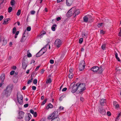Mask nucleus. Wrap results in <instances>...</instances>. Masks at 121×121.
<instances>
[{
	"label": "nucleus",
	"instance_id": "4be33fe9",
	"mask_svg": "<svg viewBox=\"0 0 121 121\" xmlns=\"http://www.w3.org/2000/svg\"><path fill=\"white\" fill-rule=\"evenodd\" d=\"M52 81L51 79L50 78L48 77V79L46 81L47 84L50 83H51Z\"/></svg>",
	"mask_w": 121,
	"mask_h": 121
},
{
	"label": "nucleus",
	"instance_id": "37998d69",
	"mask_svg": "<svg viewBox=\"0 0 121 121\" xmlns=\"http://www.w3.org/2000/svg\"><path fill=\"white\" fill-rule=\"evenodd\" d=\"M28 31H30L31 30V28L30 27H28L26 29Z\"/></svg>",
	"mask_w": 121,
	"mask_h": 121
},
{
	"label": "nucleus",
	"instance_id": "a878e982",
	"mask_svg": "<svg viewBox=\"0 0 121 121\" xmlns=\"http://www.w3.org/2000/svg\"><path fill=\"white\" fill-rule=\"evenodd\" d=\"M56 26V24H54L52 26L51 28V29L53 31H54L55 30V27Z\"/></svg>",
	"mask_w": 121,
	"mask_h": 121
},
{
	"label": "nucleus",
	"instance_id": "423d86ee",
	"mask_svg": "<svg viewBox=\"0 0 121 121\" xmlns=\"http://www.w3.org/2000/svg\"><path fill=\"white\" fill-rule=\"evenodd\" d=\"M78 83H77L76 84H74L72 86L71 92L73 93H74L78 90Z\"/></svg>",
	"mask_w": 121,
	"mask_h": 121
},
{
	"label": "nucleus",
	"instance_id": "20e7f679",
	"mask_svg": "<svg viewBox=\"0 0 121 121\" xmlns=\"http://www.w3.org/2000/svg\"><path fill=\"white\" fill-rule=\"evenodd\" d=\"M11 89L9 86H8L6 89L4 91H5L4 95H6L7 97L9 95L11 92Z\"/></svg>",
	"mask_w": 121,
	"mask_h": 121
},
{
	"label": "nucleus",
	"instance_id": "4c0bfd02",
	"mask_svg": "<svg viewBox=\"0 0 121 121\" xmlns=\"http://www.w3.org/2000/svg\"><path fill=\"white\" fill-rule=\"evenodd\" d=\"M12 8L11 7H9V8L8 9V12L9 13H10L12 11Z\"/></svg>",
	"mask_w": 121,
	"mask_h": 121
},
{
	"label": "nucleus",
	"instance_id": "ddd939ff",
	"mask_svg": "<svg viewBox=\"0 0 121 121\" xmlns=\"http://www.w3.org/2000/svg\"><path fill=\"white\" fill-rule=\"evenodd\" d=\"M74 0H66V4L68 6H70L72 4Z\"/></svg>",
	"mask_w": 121,
	"mask_h": 121
},
{
	"label": "nucleus",
	"instance_id": "09e8293b",
	"mask_svg": "<svg viewBox=\"0 0 121 121\" xmlns=\"http://www.w3.org/2000/svg\"><path fill=\"white\" fill-rule=\"evenodd\" d=\"M117 104V102L115 101H114L113 102V105L114 106H115V105Z\"/></svg>",
	"mask_w": 121,
	"mask_h": 121
},
{
	"label": "nucleus",
	"instance_id": "bf43d9fd",
	"mask_svg": "<svg viewBox=\"0 0 121 121\" xmlns=\"http://www.w3.org/2000/svg\"><path fill=\"white\" fill-rule=\"evenodd\" d=\"M29 105L28 104H26L24 105V107L25 108H26Z\"/></svg>",
	"mask_w": 121,
	"mask_h": 121
},
{
	"label": "nucleus",
	"instance_id": "4468645a",
	"mask_svg": "<svg viewBox=\"0 0 121 121\" xmlns=\"http://www.w3.org/2000/svg\"><path fill=\"white\" fill-rule=\"evenodd\" d=\"M43 50V48L41 49V50L38 52L36 55V56L37 57H39L40 56H41L45 52V51H44L40 53L41 52H42V51Z\"/></svg>",
	"mask_w": 121,
	"mask_h": 121
},
{
	"label": "nucleus",
	"instance_id": "7c9ffc66",
	"mask_svg": "<svg viewBox=\"0 0 121 121\" xmlns=\"http://www.w3.org/2000/svg\"><path fill=\"white\" fill-rule=\"evenodd\" d=\"M73 75L72 73H70L68 77L70 78H71L73 77Z\"/></svg>",
	"mask_w": 121,
	"mask_h": 121
},
{
	"label": "nucleus",
	"instance_id": "5fc2aeb1",
	"mask_svg": "<svg viewBox=\"0 0 121 121\" xmlns=\"http://www.w3.org/2000/svg\"><path fill=\"white\" fill-rule=\"evenodd\" d=\"M107 114L108 116H110L111 114V112L109 111L108 112H107Z\"/></svg>",
	"mask_w": 121,
	"mask_h": 121
},
{
	"label": "nucleus",
	"instance_id": "c03bdc74",
	"mask_svg": "<svg viewBox=\"0 0 121 121\" xmlns=\"http://www.w3.org/2000/svg\"><path fill=\"white\" fill-rule=\"evenodd\" d=\"M64 1V0H57V3H59L61 2H63Z\"/></svg>",
	"mask_w": 121,
	"mask_h": 121
},
{
	"label": "nucleus",
	"instance_id": "864d4df0",
	"mask_svg": "<svg viewBox=\"0 0 121 121\" xmlns=\"http://www.w3.org/2000/svg\"><path fill=\"white\" fill-rule=\"evenodd\" d=\"M67 88L66 87H65L62 90V91H66L67 90Z\"/></svg>",
	"mask_w": 121,
	"mask_h": 121
},
{
	"label": "nucleus",
	"instance_id": "a18cd8bd",
	"mask_svg": "<svg viewBox=\"0 0 121 121\" xmlns=\"http://www.w3.org/2000/svg\"><path fill=\"white\" fill-rule=\"evenodd\" d=\"M40 66L41 65H40L39 66H37L35 69V70L36 71L38 70L39 69V68L40 67Z\"/></svg>",
	"mask_w": 121,
	"mask_h": 121
},
{
	"label": "nucleus",
	"instance_id": "e433bc0d",
	"mask_svg": "<svg viewBox=\"0 0 121 121\" xmlns=\"http://www.w3.org/2000/svg\"><path fill=\"white\" fill-rule=\"evenodd\" d=\"M21 10L20 9L18 10L17 12V16H19L21 13Z\"/></svg>",
	"mask_w": 121,
	"mask_h": 121
},
{
	"label": "nucleus",
	"instance_id": "4d7b16f0",
	"mask_svg": "<svg viewBox=\"0 0 121 121\" xmlns=\"http://www.w3.org/2000/svg\"><path fill=\"white\" fill-rule=\"evenodd\" d=\"M61 19V18L60 17H58L57 18L56 20L57 21H59Z\"/></svg>",
	"mask_w": 121,
	"mask_h": 121
},
{
	"label": "nucleus",
	"instance_id": "774afa93",
	"mask_svg": "<svg viewBox=\"0 0 121 121\" xmlns=\"http://www.w3.org/2000/svg\"><path fill=\"white\" fill-rule=\"evenodd\" d=\"M63 98L62 96L60 97L59 99V100L60 101H61L62 100Z\"/></svg>",
	"mask_w": 121,
	"mask_h": 121
},
{
	"label": "nucleus",
	"instance_id": "aec40b11",
	"mask_svg": "<svg viewBox=\"0 0 121 121\" xmlns=\"http://www.w3.org/2000/svg\"><path fill=\"white\" fill-rule=\"evenodd\" d=\"M5 75L4 74L2 73V74L0 77V79L2 80V82L3 83V81L5 78Z\"/></svg>",
	"mask_w": 121,
	"mask_h": 121
},
{
	"label": "nucleus",
	"instance_id": "c756f323",
	"mask_svg": "<svg viewBox=\"0 0 121 121\" xmlns=\"http://www.w3.org/2000/svg\"><path fill=\"white\" fill-rule=\"evenodd\" d=\"M31 78L30 80H29L27 82V84H29L30 83H31L32 82V80L33 79V77H32V75H31Z\"/></svg>",
	"mask_w": 121,
	"mask_h": 121
},
{
	"label": "nucleus",
	"instance_id": "58836bf2",
	"mask_svg": "<svg viewBox=\"0 0 121 121\" xmlns=\"http://www.w3.org/2000/svg\"><path fill=\"white\" fill-rule=\"evenodd\" d=\"M48 107H49L50 108H53V105L51 103H49L48 104Z\"/></svg>",
	"mask_w": 121,
	"mask_h": 121
},
{
	"label": "nucleus",
	"instance_id": "cd10ccee",
	"mask_svg": "<svg viewBox=\"0 0 121 121\" xmlns=\"http://www.w3.org/2000/svg\"><path fill=\"white\" fill-rule=\"evenodd\" d=\"M27 56L29 57H30L32 56V55L30 53L29 50H28L27 52Z\"/></svg>",
	"mask_w": 121,
	"mask_h": 121
},
{
	"label": "nucleus",
	"instance_id": "9d476101",
	"mask_svg": "<svg viewBox=\"0 0 121 121\" xmlns=\"http://www.w3.org/2000/svg\"><path fill=\"white\" fill-rule=\"evenodd\" d=\"M99 69V67L96 66H94L91 68V70L93 72L97 73V71Z\"/></svg>",
	"mask_w": 121,
	"mask_h": 121
},
{
	"label": "nucleus",
	"instance_id": "e2e57ef3",
	"mask_svg": "<svg viewBox=\"0 0 121 121\" xmlns=\"http://www.w3.org/2000/svg\"><path fill=\"white\" fill-rule=\"evenodd\" d=\"M3 18V16H0V21H1Z\"/></svg>",
	"mask_w": 121,
	"mask_h": 121
},
{
	"label": "nucleus",
	"instance_id": "5701e85b",
	"mask_svg": "<svg viewBox=\"0 0 121 121\" xmlns=\"http://www.w3.org/2000/svg\"><path fill=\"white\" fill-rule=\"evenodd\" d=\"M115 57L118 60V61H121V60L119 59V58L118 57V54L116 52H115Z\"/></svg>",
	"mask_w": 121,
	"mask_h": 121
},
{
	"label": "nucleus",
	"instance_id": "603ef678",
	"mask_svg": "<svg viewBox=\"0 0 121 121\" xmlns=\"http://www.w3.org/2000/svg\"><path fill=\"white\" fill-rule=\"evenodd\" d=\"M34 117H36L37 116V113L36 112H35L33 114Z\"/></svg>",
	"mask_w": 121,
	"mask_h": 121
},
{
	"label": "nucleus",
	"instance_id": "f257e3e1",
	"mask_svg": "<svg viewBox=\"0 0 121 121\" xmlns=\"http://www.w3.org/2000/svg\"><path fill=\"white\" fill-rule=\"evenodd\" d=\"M78 83V89L80 90V93H81V92L86 89V88L85 87V85L84 83Z\"/></svg>",
	"mask_w": 121,
	"mask_h": 121
},
{
	"label": "nucleus",
	"instance_id": "0eeeda50",
	"mask_svg": "<svg viewBox=\"0 0 121 121\" xmlns=\"http://www.w3.org/2000/svg\"><path fill=\"white\" fill-rule=\"evenodd\" d=\"M75 9V7L72 8L68 12L67 14L69 16H71L74 15V10Z\"/></svg>",
	"mask_w": 121,
	"mask_h": 121
},
{
	"label": "nucleus",
	"instance_id": "2f4dec72",
	"mask_svg": "<svg viewBox=\"0 0 121 121\" xmlns=\"http://www.w3.org/2000/svg\"><path fill=\"white\" fill-rule=\"evenodd\" d=\"M15 3V1L14 0H12L10 2L12 6L14 5Z\"/></svg>",
	"mask_w": 121,
	"mask_h": 121
},
{
	"label": "nucleus",
	"instance_id": "dca6fc26",
	"mask_svg": "<svg viewBox=\"0 0 121 121\" xmlns=\"http://www.w3.org/2000/svg\"><path fill=\"white\" fill-rule=\"evenodd\" d=\"M27 114L28 116L25 117V119L26 121H29L31 118V116L30 113H28Z\"/></svg>",
	"mask_w": 121,
	"mask_h": 121
},
{
	"label": "nucleus",
	"instance_id": "39448f33",
	"mask_svg": "<svg viewBox=\"0 0 121 121\" xmlns=\"http://www.w3.org/2000/svg\"><path fill=\"white\" fill-rule=\"evenodd\" d=\"M62 42L59 39H57L55 40L54 44L55 46L57 48H60Z\"/></svg>",
	"mask_w": 121,
	"mask_h": 121
},
{
	"label": "nucleus",
	"instance_id": "c9c22d12",
	"mask_svg": "<svg viewBox=\"0 0 121 121\" xmlns=\"http://www.w3.org/2000/svg\"><path fill=\"white\" fill-rule=\"evenodd\" d=\"M103 25V23H101L98 24V25L97 26L98 28H100Z\"/></svg>",
	"mask_w": 121,
	"mask_h": 121
},
{
	"label": "nucleus",
	"instance_id": "0e129e2a",
	"mask_svg": "<svg viewBox=\"0 0 121 121\" xmlns=\"http://www.w3.org/2000/svg\"><path fill=\"white\" fill-rule=\"evenodd\" d=\"M100 32L102 34H104L105 33L104 32V31L103 30H101L100 31Z\"/></svg>",
	"mask_w": 121,
	"mask_h": 121
},
{
	"label": "nucleus",
	"instance_id": "a19ab883",
	"mask_svg": "<svg viewBox=\"0 0 121 121\" xmlns=\"http://www.w3.org/2000/svg\"><path fill=\"white\" fill-rule=\"evenodd\" d=\"M37 81L36 79H34L33 82V83H34L35 84H36L37 83Z\"/></svg>",
	"mask_w": 121,
	"mask_h": 121
},
{
	"label": "nucleus",
	"instance_id": "2eb2a0df",
	"mask_svg": "<svg viewBox=\"0 0 121 121\" xmlns=\"http://www.w3.org/2000/svg\"><path fill=\"white\" fill-rule=\"evenodd\" d=\"M98 111L102 115H104L106 114L105 110L102 108H100L98 110Z\"/></svg>",
	"mask_w": 121,
	"mask_h": 121
},
{
	"label": "nucleus",
	"instance_id": "49530a36",
	"mask_svg": "<svg viewBox=\"0 0 121 121\" xmlns=\"http://www.w3.org/2000/svg\"><path fill=\"white\" fill-rule=\"evenodd\" d=\"M15 72V71H12L10 73V74L11 75H13Z\"/></svg>",
	"mask_w": 121,
	"mask_h": 121
},
{
	"label": "nucleus",
	"instance_id": "9b49d317",
	"mask_svg": "<svg viewBox=\"0 0 121 121\" xmlns=\"http://www.w3.org/2000/svg\"><path fill=\"white\" fill-rule=\"evenodd\" d=\"M24 114V113L23 111H19L18 112L19 116L18 117V119H21L23 118Z\"/></svg>",
	"mask_w": 121,
	"mask_h": 121
},
{
	"label": "nucleus",
	"instance_id": "f8f14e48",
	"mask_svg": "<svg viewBox=\"0 0 121 121\" xmlns=\"http://www.w3.org/2000/svg\"><path fill=\"white\" fill-rule=\"evenodd\" d=\"M106 100L104 99H100L99 100L100 104L102 106L106 104Z\"/></svg>",
	"mask_w": 121,
	"mask_h": 121
},
{
	"label": "nucleus",
	"instance_id": "69168bd1",
	"mask_svg": "<svg viewBox=\"0 0 121 121\" xmlns=\"http://www.w3.org/2000/svg\"><path fill=\"white\" fill-rule=\"evenodd\" d=\"M118 36H121V29L119 33Z\"/></svg>",
	"mask_w": 121,
	"mask_h": 121
},
{
	"label": "nucleus",
	"instance_id": "7ed1b4c3",
	"mask_svg": "<svg viewBox=\"0 0 121 121\" xmlns=\"http://www.w3.org/2000/svg\"><path fill=\"white\" fill-rule=\"evenodd\" d=\"M85 66L84 61L83 60H82L79 64V70L81 71L83 70L85 68Z\"/></svg>",
	"mask_w": 121,
	"mask_h": 121
},
{
	"label": "nucleus",
	"instance_id": "f3484780",
	"mask_svg": "<svg viewBox=\"0 0 121 121\" xmlns=\"http://www.w3.org/2000/svg\"><path fill=\"white\" fill-rule=\"evenodd\" d=\"M103 70L102 66H100L99 67V69L97 71V73H102Z\"/></svg>",
	"mask_w": 121,
	"mask_h": 121
},
{
	"label": "nucleus",
	"instance_id": "de8ad7c7",
	"mask_svg": "<svg viewBox=\"0 0 121 121\" xmlns=\"http://www.w3.org/2000/svg\"><path fill=\"white\" fill-rule=\"evenodd\" d=\"M45 70L43 69H42L41 71L40 72V73L41 74H43Z\"/></svg>",
	"mask_w": 121,
	"mask_h": 121
},
{
	"label": "nucleus",
	"instance_id": "3c124183",
	"mask_svg": "<svg viewBox=\"0 0 121 121\" xmlns=\"http://www.w3.org/2000/svg\"><path fill=\"white\" fill-rule=\"evenodd\" d=\"M82 36L83 38H85L86 37V35L85 33H82Z\"/></svg>",
	"mask_w": 121,
	"mask_h": 121
},
{
	"label": "nucleus",
	"instance_id": "a211bd4d",
	"mask_svg": "<svg viewBox=\"0 0 121 121\" xmlns=\"http://www.w3.org/2000/svg\"><path fill=\"white\" fill-rule=\"evenodd\" d=\"M74 10V15L76 16V15H78L80 13V11L79 9H76L75 8V9Z\"/></svg>",
	"mask_w": 121,
	"mask_h": 121
},
{
	"label": "nucleus",
	"instance_id": "393cba45",
	"mask_svg": "<svg viewBox=\"0 0 121 121\" xmlns=\"http://www.w3.org/2000/svg\"><path fill=\"white\" fill-rule=\"evenodd\" d=\"M26 39V36L24 35L22 37L21 40V42H23Z\"/></svg>",
	"mask_w": 121,
	"mask_h": 121
},
{
	"label": "nucleus",
	"instance_id": "6ab92c4d",
	"mask_svg": "<svg viewBox=\"0 0 121 121\" xmlns=\"http://www.w3.org/2000/svg\"><path fill=\"white\" fill-rule=\"evenodd\" d=\"M10 20V18H7V19H5L4 20L3 24H6L9 23L8 21H9Z\"/></svg>",
	"mask_w": 121,
	"mask_h": 121
},
{
	"label": "nucleus",
	"instance_id": "1a4fd4ad",
	"mask_svg": "<svg viewBox=\"0 0 121 121\" xmlns=\"http://www.w3.org/2000/svg\"><path fill=\"white\" fill-rule=\"evenodd\" d=\"M56 112L55 111L53 112L52 114H51L50 116H49L48 117V119H53L55 117H56Z\"/></svg>",
	"mask_w": 121,
	"mask_h": 121
},
{
	"label": "nucleus",
	"instance_id": "c85d7f7f",
	"mask_svg": "<svg viewBox=\"0 0 121 121\" xmlns=\"http://www.w3.org/2000/svg\"><path fill=\"white\" fill-rule=\"evenodd\" d=\"M121 112H120V113L118 114L117 116L115 119L116 120L115 121H117V120L119 119V117L121 116Z\"/></svg>",
	"mask_w": 121,
	"mask_h": 121
},
{
	"label": "nucleus",
	"instance_id": "338daca9",
	"mask_svg": "<svg viewBox=\"0 0 121 121\" xmlns=\"http://www.w3.org/2000/svg\"><path fill=\"white\" fill-rule=\"evenodd\" d=\"M12 68L13 69L15 70L16 68V67L15 66H13L12 67Z\"/></svg>",
	"mask_w": 121,
	"mask_h": 121
},
{
	"label": "nucleus",
	"instance_id": "13d9d810",
	"mask_svg": "<svg viewBox=\"0 0 121 121\" xmlns=\"http://www.w3.org/2000/svg\"><path fill=\"white\" fill-rule=\"evenodd\" d=\"M64 108L62 106H60L59 108V109L60 110H63Z\"/></svg>",
	"mask_w": 121,
	"mask_h": 121
},
{
	"label": "nucleus",
	"instance_id": "79ce46f5",
	"mask_svg": "<svg viewBox=\"0 0 121 121\" xmlns=\"http://www.w3.org/2000/svg\"><path fill=\"white\" fill-rule=\"evenodd\" d=\"M35 13V12L34 10L31 11L30 12V13L32 15L34 14Z\"/></svg>",
	"mask_w": 121,
	"mask_h": 121
},
{
	"label": "nucleus",
	"instance_id": "412c9836",
	"mask_svg": "<svg viewBox=\"0 0 121 121\" xmlns=\"http://www.w3.org/2000/svg\"><path fill=\"white\" fill-rule=\"evenodd\" d=\"M89 16V15H87L83 17V21L84 22H88V17Z\"/></svg>",
	"mask_w": 121,
	"mask_h": 121
},
{
	"label": "nucleus",
	"instance_id": "6e6d98bb",
	"mask_svg": "<svg viewBox=\"0 0 121 121\" xmlns=\"http://www.w3.org/2000/svg\"><path fill=\"white\" fill-rule=\"evenodd\" d=\"M50 62L51 64H53L54 63V61L52 60H50Z\"/></svg>",
	"mask_w": 121,
	"mask_h": 121
},
{
	"label": "nucleus",
	"instance_id": "680f3d73",
	"mask_svg": "<svg viewBox=\"0 0 121 121\" xmlns=\"http://www.w3.org/2000/svg\"><path fill=\"white\" fill-rule=\"evenodd\" d=\"M36 89V87L35 86H32V89L33 90H35Z\"/></svg>",
	"mask_w": 121,
	"mask_h": 121
},
{
	"label": "nucleus",
	"instance_id": "72a5a7b5",
	"mask_svg": "<svg viewBox=\"0 0 121 121\" xmlns=\"http://www.w3.org/2000/svg\"><path fill=\"white\" fill-rule=\"evenodd\" d=\"M47 101V99H45V100L43 101V102L41 104L42 105H44L46 103V102Z\"/></svg>",
	"mask_w": 121,
	"mask_h": 121
},
{
	"label": "nucleus",
	"instance_id": "6e6552de",
	"mask_svg": "<svg viewBox=\"0 0 121 121\" xmlns=\"http://www.w3.org/2000/svg\"><path fill=\"white\" fill-rule=\"evenodd\" d=\"M28 63L27 61L25 60V59L24 58L22 60V67L23 68L25 69L27 66Z\"/></svg>",
	"mask_w": 121,
	"mask_h": 121
},
{
	"label": "nucleus",
	"instance_id": "f03ea898",
	"mask_svg": "<svg viewBox=\"0 0 121 121\" xmlns=\"http://www.w3.org/2000/svg\"><path fill=\"white\" fill-rule=\"evenodd\" d=\"M17 99L19 103L22 104L23 102L22 96L19 93H17Z\"/></svg>",
	"mask_w": 121,
	"mask_h": 121
},
{
	"label": "nucleus",
	"instance_id": "ea45409f",
	"mask_svg": "<svg viewBox=\"0 0 121 121\" xmlns=\"http://www.w3.org/2000/svg\"><path fill=\"white\" fill-rule=\"evenodd\" d=\"M16 30V28L15 27H14L13 30V34H15V33Z\"/></svg>",
	"mask_w": 121,
	"mask_h": 121
},
{
	"label": "nucleus",
	"instance_id": "8fccbe9b",
	"mask_svg": "<svg viewBox=\"0 0 121 121\" xmlns=\"http://www.w3.org/2000/svg\"><path fill=\"white\" fill-rule=\"evenodd\" d=\"M30 112L32 114H33L35 112L32 109H30Z\"/></svg>",
	"mask_w": 121,
	"mask_h": 121
},
{
	"label": "nucleus",
	"instance_id": "052dcab7",
	"mask_svg": "<svg viewBox=\"0 0 121 121\" xmlns=\"http://www.w3.org/2000/svg\"><path fill=\"white\" fill-rule=\"evenodd\" d=\"M70 73H72L73 71V69H70L69 70Z\"/></svg>",
	"mask_w": 121,
	"mask_h": 121
},
{
	"label": "nucleus",
	"instance_id": "473e14b6",
	"mask_svg": "<svg viewBox=\"0 0 121 121\" xmlns=\"http://www.w3.org/2000/svg\"><path fill=\"white\" fill-rule=\"evenodd\" d=\"M106 45L105 44H103L101 46V48L103 50H104L106 48Z\"/></svg>",
	"mask_w": 121,
	"mask_h": 121
},
{
	"label": "nucleus",
	"instance_id": "bb28decb",
	"mask_svg": "<svg viewBox=\"0 0 121 121\" xmlns=\"http://www.w3.org/2000/svg\"><path fill=\"white\" fill-rule=\"evenodd\" d=\"M52 120L53 121H59L60 119L59 117H56L52 119Z\"/></svg>",
	"mask_w": 121,
	"mask_h": 121
},
{
	"label": "nucleus",
	"instance_id": "f704fd0d",
	"mask_svg": "<svg viewBox=\"0 0 121 121\" xmlns=\"http://www.w3.org/2000/svg\"><path fill=\"white\" fill-rule=\"evenodd\" d=\"M83 41V38H80L79 40V43H82Z\"/></svg>",
	"mask_w": 121,
	"mask_h": 121
},
{
	"label": "nucleus",
	"instance_id": "b1692460",
	"mask_svg": "<svg viewBox=\"0 0 121 121\" xmlns=\"http://www.w3.org/2000/svg\"><path fill=\"white\" fill-rule=\"evenodd\" d=\"M49 43L48 42V43L44 47H43L42 48L43 49V50H44L45 48H46L48 46V48L49 49H50V45H49Z\"/></svg>",
	"mask_w": 121,
	"mask_h": 121
}]
</instances>
